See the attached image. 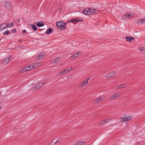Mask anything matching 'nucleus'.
Masks as SVG:
<instances>
[{
    "label": "nucleus",
    "mask_w": 145,
    "mask_h": 145,
    "mask_svg": "<svg viewBox=\"0 0 145 145\" xmlns=\"http://www.w3.org/2000/svg\"><path fill=\"white\" fill-rule=\"evenodd\" d=\"M56 25L57 28L61 30L65 29L66 28L65 22L59 21L57 22Z\"/></svg>",
    "instance_id": "nucleus-1"
},
{
    "label": "nucleus",
    "mask_w": 145,
    "mask_h": 145,
    "mask_svg": "<svg viewBox=\"0 0 145 145\" xmlns=\"http://www.w3.org/2000/svg\"><path fill=\"white\" fill-rule=\"evenodd\" d=\"M41 63H36L34 64H31L30 66H27L28 71L31 70L33 68H36L38 66L40 65Z\"/></svg>",
    "instance_id": "nucleus-2"
},
{
    "label": "nucleus",
    "mask_w": 145,
    "mask_h": 145,
    "mask_svg": "<svg viewBox=\"0 0 145 145\" xmlns=\"http://www.w3.org/2000/svg\"><path fill=\"white\" fill-rule=\"evenodd\" d=\"M131 117L130 116L126 117H125V116H124L123 117H121L120 118V120L121 122L124 121L127 122L131 119Z\"/></svg>",
    "instance_id": "nucleus-3"
},
{
    "label": "nucleus",
    "mask_w": 145,
    "mask_h": 145,
    "mask_svg": "<svg viewBox=\"0 0 145 145\" xmlns=\"http://www.w3.org/2000/svg\"><path fill=\"white\" fill-rule=\"evenodd\" d=\"M45 84L44 82H40L36 84L34 87V89H38L44 85Z\"/></svg>",
    "instance_id": "nucleus-4"
},
{
    "label": "nucleus",
    "mask_w": 145,
    "mask_h": 145,
    "mask_svg": "<svg viewBox=\"0 0 145 145\" xmlns=\"http://www.w3.org/2000/svg\"><path fill=\"white\" fill-rule=\"evenodd\" d=\"M82 13L85 15H91V13L90 12V8H85L83 10Z\"/></svg>",
    "instance_id": "nucleus-5"
},
{
    "label": "nucleus",
    "mask_w": 145,
    "mask_h": 145,
    "mask_svg": "<svg viewBox=\"0 0 145 145\" xmlns=\"http://www.w3.org/2000/svg\"><path fill=\"white\" fill-rule=\"evenodd\" d=\"M116 74V72L114 71H113L108 74L106 77H107V78L111 77H114L115 76Z\"/></svg>",
    "instance_id": "nucleus-6"
},
{
    "label": "nucleus",
    "mask_w": 145,
    "mask_h": 145,
    "mask_svg": "<svg viewBox=\"0 0 145 145\" xmlns=\"http://www.w3.org/2000/svg\"><path fill=\"white\" fill-rule=\"evenodd\" d=\"M10 56H7V57L5 59H4L3 60V62L1 63H3L4 64H6L10 60Z\"/></svg>",
    "instance_id": "nucleus-7"
},
{
    "label": "nucleus",
    "mask_w": 145,
    "mask_h": 145,
    "mask_svg": "<svg viewBox=\"0 0 145 145\" xmlns=\"http://www.w3.org/2000/svg\"><path fill=\"white\" fill-rule=\"evenodd\" d=\"M5 7L9 10H11L12 9V7L10 4V2H5Z\"/></svg>",
    "instance_id": "nucleus-8"
},
{
    "label": "nucleus",
    "mask_w": 145,
    "mask_h": 145,
    "mask_svg": "<svg viewBox=\"0 0 145 145\" xmlns=\"http://www.w3.org/2000/svg\"><path fill=\"white\" fill-rule=\"evenodd\" d=\"M90 78H88L86 80H85L83 82H82V83L81 84L80 87H82L83 86H84L86 84V83H88V81L89 79Z\"/></svg>",
    "instance_id": "nucleus-9"
},
{
    "label": "nucleus",
    "mask_w": 145,
    "mask_h": 145,
    "mask_svg": "<svg viewBox=\"0 0 145 145\" xmlns=\"http://www.w3.org/2000/svg\"><path fill=\"white\" fill-rule=\"evenodd\" d=\"M60 60L59 57L56 58L52 60L51 61L52 63L54 64L55 63H57Z\"/></svg>",
    "instance_id": "nucleus-10"
},
{
    "label": "nucleus",
    "mask_w": 145,
    "mask_h": 145,
    "mask_svg": "<svg viewBox=\"0 0 145 145\" xmlns=\"http://www.w3.org/2000/svg\"><path fill=\"white\" fill-rule=\"evenodd\" d=\"M45 55V54L43 52L40 53L38 55L37 57H38V58L42 59V58Z\"/></svg>",
    "instance_id": "nucleus-11"
},
{
    "label": "nucleus",
    "mask_w": 145,
    "mask_h": 145,
    "mask_svg": "<svg viewBox=\"0 0 145 145\" xmlns=\"http://www.w3.org/2000/svg\"><path fill=\"white\" fill-rule=\"evenodd\" d=\"M43 23V22L42 21H40L39 22H37L36 24V25L38 27H40L44 25Z\"/></svg>",
    "instance_id": "nucleus-12"
},
{
    "label": "nucleus",
    "mask_w": 145,
    "mask_h": 145,
    "mask_svg": "<svg viewBox=\"0 0 145 145\" xmlns=\"http://www.w3.org/2000/svg\"><path fill=\"white\" fill-rule=\"evenodd\" d=\"M26 71H28L27 69V66L23 68L20 69L19 70V72L21 73L24 72Z\"/></svg>",
    "instance_id": "nucleus-13"
},
{
    "label": "nucleus",
    "mask_w": 145,
    "mask_h": 145,
    "mask_svg": "<svg viewBox=\"0 0 145 145\" xmlns=\"http://www.w3.org/2000/svg\"><path fill=\"white\" fill-rule=\"evenodd\" d=\"M53 31L52 28H49L47 30L46 33H47V34L48 35L51 33H53Z\"/></svg>",
    "instance_id": "nucleus-14"
},
{
    "label": "nucleus",
    "mask_w": 145,
    "mask_h": 145,
    "mask_svg": "<svg viewBox=\"0 0 145 145\" xmlns=\"http://www.w3.org/2000/svg\"><path fill=\"white\" fill-rule=\"evenodd\" d=\"M81 54V53L80 52H76L73 55V57H74V59L77 57L79 55Z\"/></svg>",
    "instance_id": "nucleus-15"
},
{
    "label": "nucleus",
    "mask_w": 145,
    "mask_h": 145,
    "mask_svg": "<svg viewBox=\"0 0 145 145\" xmlns=\"http://www.w3.org/2000/svg\"><path fill=\"white\" fill-rule=\"evenodd\" d=\"M144 19H140L137 22V23L138 24H142L144 23Z\"/></svg>",
    "instance_id": "nucleus-16"
},
{
    "label": "nucleus",
    "mask_w": 145,
    "mask_h": 145,
    "mask_svg": "<svg viewBox=\"0 0 145 145\" xmlns=\"http://www.w3.org/2000/svg\"><path fill=\"white\" fill-rule=\"evenodd\" d=\"M30 25H31V27L33 29L34 31H36L37 30V28L35 25L33 24H30Z\"/></svg>",
    "instance_id": "nucleus-17"
},
{
    "label": "nucleus",
    "mask_w": 145,
    "mask_h": 145,
    "mask_svg": "<svg viewBox=\"0 0 145 145\" xmlns=\"http://www.w3.org/2000/svg\"><path fill=\"white\" fill-rule=\"evenodd\" d=\"M96 9L91 8H90V12L91 13V15L95 13L96 12Z\"/></svg>",
    "instance_id": "nucleus-18"
},
{
    "label": "nucleus",
    "mask_w": 145,
    "mask_h": 145,
    "mask_svg": "<svg viewBox=\"0 0 145 145\" xmlns=\"http://www.w3.org/2000/svg\"><path fill=\"white\" fill-rule=\"evenodd\" d=\"M126 86V84H123L118 86L117 88L118 89H121L125 88Z\"/></svg>",
    "instance_id": "nucleus-19"
},
{
    "label": "nucleus",
    "mask_w": 145,
    "mask_h": 145,
    "mask_svg": "<svg viewBox=\"0 0 145 145\" xmlns=\"http://www.w3.org/2000/svg\"><path fill=\"white\" fill-rule=\"evenodd\" d=\"M117 97H116V95L115 94H114L112 96H110V97H109V99L110 100H113V99H116V98H117Z\"/></svg>",
    "instance_id": "nucleus-20"
},
{
    "label": "nucleus",
    "mask_w": 145,
    "mask_h": 145,
    "mask_svg": "<svg viewBox=\"0 0 145 145\" xmlns=\"http://www.w3.org/2000/svg\"><path fill=\"white\" fill-rule=\"evenodd\" d=\"M101 97H100L99 98H98L95 100L94 101V103H96L97 102H99L100 101H101Z\"/></svg>",
    "instance_id": "nucleus-21"
},
{
    "label": "nucleus",
    "mask_w": 145,
    "mask_h": 145,
    "mask_svg": "<svg viewBox=\"0 0 145 145\" xmlns=\"http://www.w3.org/2000/svg\"><path fill=\"white\" fill-rule=\"evenodd\" d=\"M14 25V23L13 22H11L10 24H8L6 25V28L7 27H10L13 26Z\"/></svg>",
    "instance_id": "nucleus-22"
},
{
    "label": "nucleus",
    "mask_w": 145,
    "mask_h": 145,
    "mask_svg": "<svg viewBox=\"0 0 145 145\" xmlns=\"http://www.w3.org/2000/svg\"><path fill=\"white\" fill-rule=\"evenodd\" d=\"M76 19H72L71 20L68 22V23H70L71 22L72 23H74V22H76Z\"/></svg>",
    "instance_id": "nucleus-23"
},
{
    "label": "nucleus",
    "mask_w": 145,
    "mask_h": 145,
    "mask_svg": "<svg viewBox=\"0 0 145 145\" xmlns=\"http://www.w3.org/2000/svg\"><path fill=\"white\" fill-rule=\"evenodd\" d=\"M85 143V142L84 141H80L77 142L76 144H77V145H82L84 144Z\"/></svg>",
    "instance_id": "nucleus-24"
},
{
    "label": "nucleus",
    "mask_w": 145,
    "mask_h": 145,
    "mask_svg": "<svg viewBox=\"0 0 145 145\" xmlns=\"http://www.w3.org/2000/svg\"><path fill=\"white\" fill-rule=\"evenodd\" d=\"M125 38L126 39L127 41L131 42V37H126Z\"/></svg>",
    "instance_id": "nucleus-25"
},
{
    "label": "nucleus",
    "mask_w": 145,
    "mask_h": 145,
    "mask_svg": "<svg viewBox=\"0 0 145 145\" xmlns=\"http://www.w3.org/2000/svg\"><path fill=\"white\" fill-rule=\"evenodd\" d=\"M111 119H106L104 120L105 121V123L109 122L110 121H111Z\"/></svg>",
    "instance_id": "nucleus-26"
},
{
    "label": "nucleus",
    "mask_w": 145,
    "mask_h": 145,
    "mask_svg": "<svg viewBox=\"0 0 145 145\" xmlns=\"http://www.w3.org/2000/svg\"><path fill=\"white\" fill-rule=\"evenodd\" d=\"M127 14L128 18H129L130 17H131L133 16V15L132 13H127Z\"/></svg>",
    "instance_id": "nucleus-27"
},
{
    "label": "nucleus",
    "mask_w": 145,
    "mask_h": 145,
    "mask_svg": "<svg viewBox=\"0 0 145 145\" xmlns=\"http://www.w3.org/2000/svg\"><path fill=\"white\" fill-rule=\"evenodd\" d=\"M6 27H3L1 25H0V31L3 30V29H6Z\"/></svg>",
    "instance_id": "nucleus-28"
},
{
    "label": "nucleus",
    "mask_w": 145,
    "mask_h": 145,
    "mask_svg": "<svg viewBox=\"0 0 145 145\" xmlns=\"http://www.w3.org/2000/svg\"><path fill=\"white\" fill-rule=\"evenodd\" d=\"M9 32H10L8 30L5 31L3 35H8L9 34Z\"/></svg>",
    "instance_id": "nucleus-29"
},
{
    "label": "nucleus",
    "mask_w": 145,
    "mask_h": 145,
    "mask_svg": "<svg viewBox=\"0 0 145 145\" xmlns=\"http://www.w3.org/2000/svg\"><path fill=\"white\" fill-rule=\"evenodd\" d=\"M138 49L140 51L145 50V47H144L142 48H139Z\"/></svg>",
    "instance_id": "nucleus-30"
},
{
    "label": "nucleus",
    "mask_w": 145,
    "mask_h": 145,
    "mask_svg": "<svg viewBox=\"0 0 145 145\" xmlns=\"http://www.w3.org/2000/svg\"><path fill=\"white\" fill-rule=\"evenodd\" d=\"M123 17L124 19H126L128 18L127 14H125L123 15Z\"/></svg>",
    "instance_id": "nucleus-31"
},
{
    "label": "nucleus",
    "mask_w": 145,
    "mask_h": 145,
    "mask_svg": "<svg viewBox=\"0 0 145 145\" xmlns=\"http://www.w3.org/2000/svg\"><path fill=\"white\" fill-rule=\"evenodd\" d=\"M76 22H83V20L82 19H78V18H76Z\"/></svg>",
    "instance_id": "nucleus-32"
},
{
    "label": "nucleus",
    "mask_w": 145,
    "mask_h": 145,
    "mask_svg": "<svg viewBox=\"0 0 145 145\" xmlns=\"http://www.w3.org/2000/svg\"><path fill=\"white\" fill-rule=\"evenodd\" d=\"M105 121L104 120H103V121H100V124H101V125H104L105 124Z\"/></svg>",
    "instance_id": "nucleus-33"
},
{
    "label": "nucleus",
    "mask_w": 145,
    "mask_h": 145,
    "mask_svg": "<svg viewBox=\"0 0 145 145\" xmlns=\"http://www.w3.org/2000/svg\"><path fill=\"white\" fill-rule=\"evenodd\" d=\"M115 95H116V97L117 98L118 97H119L120 96V94L119 93H117Z\"/></svg>",
    "instance_id": "nucleus-34"
},
{
    "label": "nucleus",
    "mask_w": 145,
    "mask_h": 145,
    "mask_svg": "<svg viewBox=\"0 0 145 145\" xmlns=\"http://www.w3.org/2000/svg\"><path fill=\"white\" fill-rule=\"evenodd\" d=\"M62 138H59L57 140V142H60L61 141Z\"/></svg>",
    "instance_id": "nucleus-35"
},
{
    "label": "nucleus",
    "mask_w": 145,
    "mask_h": 145,
    "mask_svg": "<svg viewBox=\"0 0 145 145\" xmlns=\"http://www.w3.org/2000/svg\"><path fill=\"white\" fill-rule=\"evenodd\" d=\"M59 74L61 75H63V74H65V73L63 71H62L60 72Z\"/></svg>",
    "instance_id": "nucleus-36"
},
{
    "label": "nucleus",
    "mask_w": 145,
    "mask_h": 145,
    "mask_svg": "<svg viewBox=\"0 0 145 145\" xmlns=\"http://www.w3.org/2000/svg\"><path fill=\"white\" fill-rule=\"evenodd\" d=\"M68 71V70H66V69L65 70H63V71L64 72L65 74L66 73H67V72H68V71Z\"/></svg>",
    "instance_id": "nucleus-37"
},
{
    "label": "nucleus",
    "mask_w": 145,
    "mask_h": 145,
    "mask_svg": "<svg viewBox=\"0 0 145 145\" xmlns=\"http://www.w3.org/2000/svg\"><path fill=\"white\" fill-rule=\"evenodd\" d=\"M16 29H13L12 30V33H16Z\"/></svg>",
    "instance_id": "nucleus-38"
},
{
    "label": "nucleus",
    "mask_w": 145,
    "mask_h": 145,
    "mask_svg": "<svg viewBox=\"0 0 145 145\" xmlns=\"http://www.w3.org/2000/svg\"><path fill=\"white\" fill-rule=\"evenodd\" d=\"M6 24H5V23H4V24H1V25L3 27H6V26H5V25Z\"/></svg>",
    "instance_id": "nucleus-39"
},
{
    "label": "nucleus",
    "mask_w": 145,
    "mask_h": 145,
    "mask_svg": "<svg viewBox=\"0 0 145 145\" xmlns=\"http://www.w3.org/2000/svg\"><path fill=\"white\" fill-rule=\"evenodd\" d=\"M26 31L25 29H24L22 31V33L23 34H25L26 33Z\"/></svg>",
    "instance_id": "nucleus-40"
},
{
    "label": "nucleus",
    "mask_w": 145,
    "mask_h": 145,
    "mask_svg": "<svg viewBox=\"0 0 145 145\" xmlns=\"http://www.w3.org/2000/svg\"><path fill=\"white\" fill-rule=\"evenodd\" d=\"M70 68H69V67H67V68L66 69V70H68V71H68V72L70 70Z\"/></svg>",
    "instance_id": "nucleus-41"
},
{
    "label": "nucleus",
    "mask_w": 145,
    "mask_h": 145,
    "mask_svg": "<svg viewBox=\"0 0 145 145\" xmlns=\"http://www.w3.org/2000/svg\"><path fill=\"white\" fill-rule=\"evenodd\" d=\"M131 40H134L135 39V38L134 37H131Z\"/></svg>",
    "instance_id": "nucleus-42"
},
{
    "label": "nucleus",
    "mask_w": 145,
    "mask_h": 145,
    "mask_svg": "<svg viewBox=\"0 0 145 145\" xmlns=\"http://www.w3.org/2000/svg\"><path fill=\"white\" fill-rule=\"evenodd\" d=\"M18 41H19V42L20 43V42H22V40H18Z\"/></svg>",
    "instance_id": "nucleus-43"
},
{
    "label": "nucleus",
    "mask_w": 145,
    "mask_h": 145,
    "mask_svg": "<svg viewBox=\"0 0 145 145\" xmlns=\"http://www.w3.org/2000/svg\"><path fill=\"white\" fill-rule=\"evenodd\" d=\"M143 91H145V87L143 88Z\"/></svg>",
    "instance_id": "nucleus-44"
},
{
    "label": "nucleus",
    "mask_w": 145,
    "mask_h": 145,
    "mask_svg": "<svg viewBox=\"0 0 145 145\" xmlns=\"http://www.w3.org/2000/svg\"><path fill=\"white\" fill-rule=\"evenodd\" d=\"M57 143H58L57 142V141H56L54 143V144H56Z\"/></svg>",
    "instance_id": "nucleus-45"
},
{
    "label": "nucleus",
    "mask_w": 145,
    "mask_h": 145,
    "mask_svg": "<svg viewBox=\"0 0 145 145\" xmlns=\"http://www.w3.org/2000/svg\"><path fill=\"white\" fill-rule=\"evenodd\" d=\"M17 22H20V20H17Z\"/></svg>",
    "instance_id": "nucleus-46"
},
{
    "label": "nucleus",
    "mask_w": 145,
    "mask_h": 145,
    "mask_svg": "<svg viewBox=\"0 0 145 145\" xmlns=\"http://www.w3.org/2000/svg\"><path fill=\"white\" fill-rule=\"evenodd\" d=\"M74 145H77V144H76V143H75Z\"/></svg>",
    "instance_id": "nucleus-47"
},
{
    "label": "nucleus",
    "mask_w": 145,
    "mask_h": 145,
    "mask_svg": "<svg viewBox=\"0 0 145 145\" xmlns=\"http://www.w3.org/2000/svg\"><path fill=\"white\" fill-rule=\"evenodd\" d=\"M144 23H145V18L144 19Z\"/></svg>",
    "instance_id": "nucleus-48"
},
{
    "label": "nucleus",
    "mask_w": 145,
    "mask_h": 145,
    "mask_svg": "<svg viewBox=\"0 0 145 145\" xmlns=\"http://www.w3.org/2000/svg\"><path fill=\"white\" fill-rule=\"evenodd\" d=\"M71 69H71H72V68L71 67V69Z\"/></svg>",
    "instance_id": "nucleus-49"
},
{
    "label": "nucleus",
    "mask_w": 145,
    "mask_h": 145,
    "mask_svg": "<svg viewBox=\"0 0 145 145\" xmlns=\"http://www.w3.org/2000/svg\"><path fill=\"white\" fill-rule=\"evenodd\" d=\"M138 143H139V142H138Z\"/></svg>",
    "instance_id": "nucleus-50"
}]
</instances>
